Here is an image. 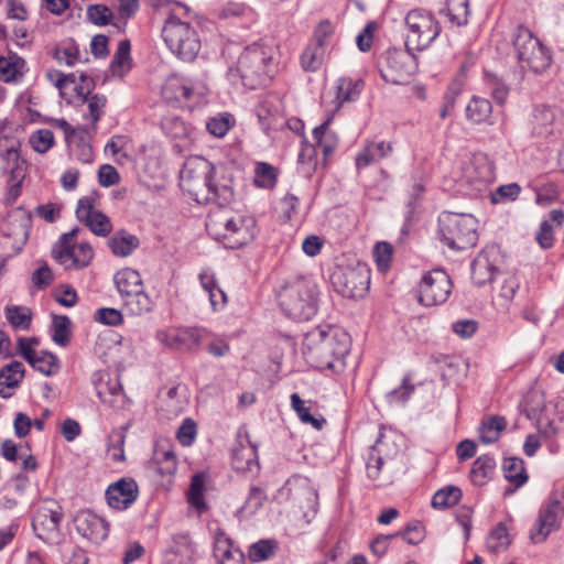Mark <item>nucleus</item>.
Listing matches in <instances>:
<instances>
[{"label":"nucleus","instance_id":"obj_1","mask_svg":"<svg viewBox=\"0 0 564 564\" xmlns=\"http://www.w3.org/2000/svg\"><path fill=\"white\" fill-rule=\"evenodd\" d=\"M180 186L197 204L229 205L234 199L231 178L219 176L213 163L203 156H189L180 173Z\"/></svg>","mask_w":564,"mask_h":564},{"label":"nucleus","instance_id":"obj_2","mask_svg":"<svg viewBox=\"0 0 564 564\" xmlns=\"http://www.w3.org/2000/svg\"><path fill=\"white\" fill-rule=\"evenodd\" d=\"M276 50L272 45L254 43L240 54L235 68H229L228 78L249 89L265 85L276 73Z\"/></svg>","mask_w":564,"mask_h":564},{"label":"nucleus","instance_id":"obj_3","mask_svg":"<svg viewBox=\"0 0 564 564\" xmlns=\"http://www.w3.org/2000/svg\"><path fill=\"white\" fill-rule=\"evenodd\" d=\"M350 347L349 335L332 326H317L307 332L303 340V354L317 368H333Z\"/></svg>","mask_w":564,"mask_h":564},{"label":"nucleus","instance_id":"obj_4","mask_svg":"<svg viewBox=\"0 0 564 564\" xmlns=\"http://www.w3.org/2000/svg\"><path fill=\"white\" fill-rule=\"evenodd\" d=\"M281 310L286 316L299 322L310 321L318 307L316 283L304 276L286 281L278 293Z\"/></svg>","mask_w":564,"mask_h":564},{"label":"nucleus","instance_id":"obj_5","mask_svg":"<svg viewBox=\"0 0 564 564\" xmlns=\"http://www.w3.org/2000/svg\"><path fill=\"white\" fill-rule=\"evenodd\" d=\"M438 232L449 249H469L478 241V220L471 214L444 212L438 217Z\"/></svg>","mask_w":564,"mask_h":564},{"label":"nucleus","instance_id":"obj_6","mask_svg":"<svg viewBox=\"0 0 564 564\" xmlns=\"http://www.w3.org/2000/svg\"><path fill=\"white\" fill-rule=\"evenodd\" d=\"M162 37L170 51L185 62H192L200 50L197 33L188 22L181 21L175 10L165 21Z\"/></svg>","mask_w":564,"mask_h":564},{"label":"nucleus","instance_id":"obj_7","mask_svg":"<svg viewBox=\"0 0 564 564\" xmlns=\"http://www.w3.org/2000/svg\"><path fill=\"white\" fill-rule=\"evenodd\" d=\"M113 282L124 306L133 315H141L152 311L153 301L143 290V282L140 273L131 268L118 271Z\"/></svg>","mask_w":564,"mask_h":564},{"label":"nucleus","instance_id":"obj_8","mask_svg":"<svg viewBox=\"0 0 564 564\" xmlns=\"http://www.w3.org/2000/svg\"><path fill=\"white\" fill-rule=\"evenodd\" d=\"M513 47L522 69L541 74L550 67L552 61L550 52L530 30L522 26L518 28L513 39Z\"/></svg>","mask_w":564,"mask_h":564},{"label":"nucleus","instance_id":"obj_9","mask_svg":"<svg viewBox=\"0 0 564 564\" xmlns=\"http://www.w3.org/2000/svg\"><path fill=\"white\" fill-rule=\"evenodd\" d=\"M77 232L78 228H74L63 234L52 248V258L65 270L83 269L90 263L94 257L90 245L86 242L76 243Z\"/></svg>","mask_w":564,"mask_h":564},{"label":"nucleus","instance_id":"obj_10","mask_svg":"<svg viewBox=\"0 0 564 564\" xmlns=\"http://www.w3.org/2000/svg\"><path fill=\"white\" fill-rule=\"evenodd\" d=\"M405 47L422 51L440 35L441 28L434 15L422 9L408 12Z\"/></svg>","mask_w":564,"mask_h":564},{"label":"nucleus","instance_id":"obj_11","mask_svg":"<svg viewBox=\"0 0 564 564\" xmlns=\"http://www.w3.org/2000/svg\"><path fill=\"white\" fill-rule=\"evenodd\" d=\"M414 48H390L387 51L386 66L380 69V75L386 83L405 85L417 70V62L412 53Z\"/></svg>","mask_w":564,"mask_h":564},{"label":"nucleus","instance_id":"obj_12","mask_svg":"<svg viewBox=\"0 0 564 564\" xmlns=\"http://www.w3.org/2000/svg\"><path fill=\"white\" fill-rule=\"evenodd\" d=\"M333 284L345 297H361L369 290L370 271L366 264L358 263L336 270L332 274Z\"/></svg>","mask_w":564,"mask_h":564},{"label":"nucleus","instance_id":"obj_13","mask_svg":"<svg viewBox=\"0 0 564 564\" xmlns=\"http://www.w3.org/2000/svg\"><path fill=\"white\" fill-rule=\"evenodd\" d=\"M452 292V281L442 269H435L423 275L419 289V302L424 306H434L447 301Z\"/></svg>","mask_w":564,"mask_h":564},{"label":"nucleus","instance_id":"obj_14","mask_svg":"<svg viewBox=\"0 0 564 564\" xmlns=\"http://www.w3.org/2000/svg\"><path fill=\"white\" fill-rule=\"evenodd\" d=\"M563 516L564 507L560 500L554 499L543 503L530 531L532 542L542 543L553 531L558 530Z\"/></svg>","mask_w":564,"mask_h":564},{"label":"nucleus","instance_id":"obj_15","mask_svg":"<svg viewBox=\"0 0 564 564\" xmlns=\"http://www.w3.org/2000/svg\"><path fill=\"white\" fill-rule=\"evenodd\" d=\"M63 519L61 507L56 503L53 507H41L32 519V528L36 536L45 542L52 543L59 538V523Z\"/></svg>","mask_w":564,"mask_h":564},{"label":"nucleus","instance_id":"obj_16","mask_svg":"<svg viewBox=\"0 0 564 564\" xmlns=\"http://www.w3.org/2000/svg\"><path fill=\"white\" fill-rule=\"evenodd\" d=\"M291 501L300 508L304 517L317 511L318 495L310 481L303 477H293L285 484Z\"/></svg>","mask_w":564,"mask_h":564},{"label":"nucleus","instance_id":"obj_17","mask_svg":"<svg viewBox=\"0 0 564 564\" xmlns=\"http://www.w3.org/2000/svg\"><path fill=\"white\" fill-rule=\"evenodd\" d=\"M499 262L500 252L496 246L482 249L471 262V279L474 283L481 286L491 282L498 270Z\"/></svg>","mask_w":564,"mask_h":564},{"label":"nucleus","instance_id":"obj_18","mask_svg":"<svg viewBox=\"0 0 564 564\" xmlns=\"http://www.w3.org/2000/svg\"><path fill=\"white\" fill-rule=\"evenodd\" d=\"M74 523L77 532L93 543L99 544L109 533V524L96 513L85 510L76 514Z\"/></svg>","mask_w":564,"mask_h":564},{"label":"nucleus","instance_id":"obj_19","mask_svg":"<svg viewBox=\"0 0 564 564\" xmlns=\"http://www.w3.org/2000/svg\"><path fill=\"white\" fill-rule=\"evenodd\" d=\"M76 216L97 236L106 237L112 229L110 219L94 208L91 198L84 197L78 200Z\"/></svg>","mask_w":564,"mask_h":564},{"label":"nucleus","instance_id":"obj_20","mask_svg":"<svg viewBox=\"0 0 564 564\" xmlns=\"http://www.w3.org/2000/svg\"><path fill=\"white\" fill-rule=\"evenodd\" d=\"M398 453V447L393 441H390L384 434H380L370 449L367 462V475L370 479H377L380 475L382 465L386 460L393 458Z\"/></svg>","mask_w":564,"mask_h":564},{"label":"nucleus","instance_id":"obj_21","mask_svg":"<svg viewBox=\"0 0 564 564\" xmlns=\"http://www.w3.org/2000/svg\"><path fill=\"white\" fill-rule=\"evenodd\" d=\"M235 226H231L226 236L217 241L225 248L238 249L249 243L254 238V219L238 215L235 217Z\"/></svg>","mask_w":564,"mask_h":564},{"label":"nucleus","instance_id":"obj_22","mask_svg":"<svg viewBox=\"0 0 564 564\" xmlns=\"http://www.w3.org/2000/svg\"><path fill=\"white\" fill-rule=\"evenodd\" d=\"M106 498L111 508L127 509L138 498V485L131 478H122L108 487Z\"/></svg>","mask_w":564,"mask_h":564},{"label":"nucleus","instance_id":"obj_23","mask_svg":"<svg viewBox=\"0 0 564 564\" xmlns=\"http://www.w3.org/2000/svg\"><path fill=\"white\" fill-rule=\"evenodd\" d=\"M543 411H557L564 413V400L556 399L546 402L545 393L542 389L532 388L528 391L523 401V412L528 419L532 420Z\"/></svg>","mask_w":564,"mask_h":564},{"label":"nucleus","instance_id":"obj_24","mask_svg":"<svg viewBox=\"0 0 564 564\" xmlns=\"http://www.w3.org/2000/svg\"><path fill=\"white\" fill-rule=\"evenodd\" d=\"M214 557L218 564H245L243 553L232 545L231 539L221 530L215 533Z\"/></svg>","mask_w":564,"mask_h":564},{"label":"nucleus","instance_id":"obj_25","mask_svg":"<svg viewBox=\"0 0 564 564\" xmlns=\"http://www.w3.org/2000/svg\"><path fill=\"white\" fill-rule=\"evenodd\" d=\"M231 464L234 469L240 473L253 471L258 468V451L248 437L239 441L232 449Z\"/></svg>","mask_w":564,"mask_h":564},{"label":"nucleus","instance_id":"obj_26","mask_svg":"<svg viewBox=\"0 0 564 564\" xmlns=\"http://www.w3.org/2000/svg\"><path fill=\"white\" fill-rule=\"evenodd\" d=\"M393 145L387 141H367L356 156L357 169H364L378 163L391 155Z\"/></svg>","mask_w":564,"mask_h":564},{"label":"nucleus","instance_id":"obj_27","mask_svg":"<svg viewBox=\"0 0 564 564\" xmlns=\"http://www.w3.org/2000/svg\"><path fill=\"white\" fill-rule=\"evenodd\" d=\"M464 177L480 189L494 178V172L486 156H475L464 167Z\"/></svg>","mask_w":564,"mask_h":564},{"label":"nucleus","instance_id":"obj_28","mask_svg":"<svg viewBox=\"0 0 564 564\" xmlns=\"http://www.w3.org/2000/svg\"><path fill=\"white\" fill-rule=\"evenodd\" d=\"M24 377V366L20 361H12L0 370V395L4 399L12 395Z\"/></svg>","mask_w":564,"mask_h":564},{"label":"nucleus","instance_id":"obj_29","mask_svg":"<svg viewBox=\"0 0 564 564\" xmlns=\"http://www.w3.org/2000/svg\"><path fill=\"white\" fill-rule=\"evenodd\" d=\"M235 217H238V215H232L227 210L209 213L206 220V230L208 235L216 241L220 237L226 236L230 227L236 225Z\"/></svg>","mask_w":564,"mask_h":564},{"label":"nucleus","instance_id":"obj_30","mask_svg":"<svg viewBox=\"0 0 564 564\" xmlns=\"http://www.w3.org/2000/svg\"><path fill=\"white\" fill-rule=\"evenodd\" d=\"M166 552L178 557L177 564H192L196 554V546L187 533H178L172 536Z\"/></svg>","mask_w":564,"mask_h":564},{"label":"nucleus","instance_id":"obj_31","mask_svg":"<svg viewBox=\"0 0 564 564\" xmlns=\"http://www.w3.org/2000/svg\"><path fill=\"white\" fill-rule=\"evenodd\" d=\"M198 278L203 290L208 294L212 308L214 311L223 310L227 303V295L219 288L215 275L208 270H204Z\"/></svg>","mask_w":564,"mask_h":564},{"label":"nucleus","instance_id":"obj_32","mask_svg":"<svg viewBox=\"0 0 564 564\" xmlns=\"http://www.w3.org/2000/svg\"><path fill=\"white\" fill-rule=\"evenodd\" d=\"M162 94L167 100L187 101L193 95V87L184 78L173 75L164 83Z\"/></svg>","mask_w":564,"mask_h":564},{"label":"nucleus","instance_id":"obj_33","mask_svg":"<svg viewBox=\"0 0 564 564\" xmlns=\"http://www.w3.org/2000/svg\"><path fill=\"white\" fill-rule=\"evenodd\" d=\"M111 251L119 257H127L131 254L140 245L137 236L131 235L124 230L116 232L108 240Z\"/></svg>","mask_w":564,"mask_h":564},{"label":"nucleus","instance_id":"obj_34","mask_svg":"<svg viewBox=\"0 0 564 564\" xmlns=\"http://www.w3.org/2000/svg\"><path fill=\"white\" fill-rule=\"evenodd\" d=\"M442 13L453 25L462 26L467 24L469 15L468 0H446V7Z\"/></svg>","mask_w":564,"mask_h":564},{"label":"nucleus","instance_id":"obj_35","mask_svg":"<svg viewBox=\"0 0 564 564\" xmlns=\"http://www.w3.org/2000/svg\"><path fill=\"white\" fill-rule=\"evenodd\" d=\"M556 120V112L547 106H538L533 112L534 131L540 135L553 133V124Z\"/></svg>","mask_w":564,"mask_h":564},{"label":"nucleus","instance_id":"obj_36","mask_svg":"<svg viewBox=\"0 0 564 564\" xmlns=\"http://www.w3.org/2000/svg\"><path fill=\"white\" fill-rule=\"evenodd\" d=\"M4 315L14 329L28 330L32 323V311L26 306L7 305Z\"/></svg>","mask_w":564,"mask_h":564},{"label":"nucleus","instance_id":"obj_37","mask_svg":"<svg viewBox=\"0 0 564 564\" xmlns=\"http://www.w3.org/2000/svg\"><path fill=\"white\" fill-rule=\"evenodd\" d=\"M362 87L364 82L361 79L352 80L347 77L339 78L336 86V100L338 101V105L356 100L359 97Z\"/></svg>","mask_w":564,"mask_h":564},{"label":"nucleus","instance_id":"obj_38","mask_svg":"<svg viewBox=\"0 0 564 564\" xmlns=\"http://www.w3.org/2000/svg\"><path fill=\"white\" fill-rule=\"evenodd\" d=\"M208 332L204 327H182L175 329L174 340L177 341L178 348L191 349L197 346Z\"/></svg>","mask_w":564,"mask_h":564},{"label":"nucleus","instance_id":"obj_39","mask_svg":"<svg viewBox=\"0 0 564 564\" xmlns=\"http://www.w3.org/2000/svg\"><path fill=\"white\" fill-rule=\"evenodd\" d=\"M505 478L517 488L524 485L528 475L524 468V462L518 457H509L503 462Z\"/></svg>","mask_w":564,"mask_h":564},{"label":"nucleus","instance_id":"obj_40","mask_svg":"<svg viewBox=\"0 0 564 564\" xmlns=\"http://www.w3.org/2000/svg\"><path fill=\"white\" fill-rule=\"evenodd\" d=\"M492 111L488 99L474 96L466 106V117L474 123L487 121Z\"/></svg>","mask_w":564,"mask_h":564},{"label":"nucleus","instance_id":"obj_41","mask_svg":"<svg viewBox=\"0 0 564 564\" xmlns=\"http://www.w3.org/2000/svg\"><path fill=\"white\" fill-rule=\"evenodd\" d=\"M507 422L505 417L492 415L486 420L479 429V440L485 444L495 443L500 433L506 429Z\"/></svg>","mask_w":564,"mask_h":564},{"label":"nucleus","instance_id":"obj_42","mask_svg":"<svg viewBox=\"0 0 564 564\" xmlns=\"http://www.w3.org/2000/svg\"><path fill=\"white\" fill-rule=\"evenodd\" d=\"M496 462L489 455L479 456L473 464L470 477L474 484L484 485L495 470Z\"/></svg>","mask_w":564,"mask_h":564},{"label":"nucleus","instance_id":"obj_43","mask_svg":"<svg viewBox=\"0 0 564 564\" xmlns=\"http://www.w3.org/2000/svg\"><path fill=\"white\" fill-rule=\"evenodd\" d=\"M52 330V340L61 347H66L72 338L70 318L65 315H54Z\"/></svg>","mask_w":564,"mask_h":564},{"label":"nucleus","instance_id":"obj_44","mask_svg":"<svg viewBox=\"0 0 564 564\" xmlns=\"http://www.w3.org/2000/svg\"><path fill=\"white\" fill-rule=\"evenodd\" d=\"M462 498V490L456 486H446L438 489L432 498L434 509H447L458 503Z\"/></svg>","mask_w":564,"mask_h":564},{"label":"nucleus","instance_id":"obj_45","mask_svg":"<svg viewBox=\"0 0 564 564\" xmlns=\"http://www.w3.org/2000/svg\"><path fill=\"white\" fill-rule=\"evenodd\" d=\"M24 61L17 56L3 57L0 56V80L9 83L15 82L18 77L22 76V68Z\"/></svg>","mask_w":564,"mask_h":564},{"label":"nucleus","instance_id":"obj_46","mask_svg":"<svg viewBox=\"0 0 564 564\" xmlns=\"http://www.w3.org/2000/svg\"><path fill=\"white\" fill-rule=\"evenodd\" d=\"M291 405L302 423L311 424L316 430H321L326 423L324 417H315L311 414V408L306 405V402L297 393L291 394Z\"/></svg>","mask_w":564,"mask_h":564},{"label":"nucleus","instance_id":"obj_47","mask_svg":"<svg viewBox=\"0 0 564 564\" xmlns=\"http://www.w3.org/2000/svg\"><path fill=\"white\" fill-rule=\"evenodd\" d=\"M330 121L332 119L328 118L313 130L315 143L322 149L325 158L332 154L337 145L334 134L327 132Z\"/></svg>","mask_w":564,"mask_h":564},{"label":"nucleus","instance_id":"obj_48","mask_svg":"<svg viewBox=\"0 0 564 564\" xmlns=\"http://www.w3.org/2000/svg\"><path fill=\"white\" fill-rule=\"evenodd\" d=\"M510 544V536L503 523H499L487 536L486 546L491 553L505 551Z\"/></svg>","mask_w":564,"mask_h":564},{"label":"nucleus","instance_id":"obj_49","mask_svg":"<svg viewBox=\"0 0 564 564\" xmlns=\"http://www.w3.org/2000/svg\"><path fill=\"white\" fill-rule=\"evenodd\" d=\"M29 364L44 376H52L59 368L56 356L47 351L36 352Z\"/></svg>","mask_w":564,"mask_h":564},{"label":"nucleus","instance_id":"obj_50","mask_svg":"<svg viewBox=\"0 0 564 564\" xmlns=\"http://www.w3.org/2000/svg\"><path fill=\"white\" fill-rule=\"evenodd\" d=\"M265 500L267 495L263 489L252 486L245 503L238 510V513L245 518L251 517L263 506Z\"/></svg>","mask_w":564,"mask_h":564},{"label":"nucleus","instance_id":"obj_51","mask_svg":"<svg viewBox=\"0 0 564 564\" xmlns=\"http://www.w3.org/2000/svg\"><path fill=\"white\" fill-rule=\"evenodd\" d=\"M204 477L199 474H196L192 477L189 489L187 492L188 502L197 510L205 509V500H204Z\"/></svg>","mask_w":564,"mask_h":564},{"label":"nucleus","instance_id":"obj_52","mask_svg":"<svg viewBox=\"0 0 564 564\" xmlns=\"http://www.w3.org/2000/svg\"><path fill=\"white\" fill-rule=\"evenodd\" d=\"M275 550L274 541L261 540L249 547L248 556L252 562L265 561L273 556Z\"/></svg>","mask_w":564,"mask_h":564},{"label":"nucleus","instance_id":"obj_53","mask_svg":"<svg viewBox=\"0 0 564 564\" xmlns=\"http://www.w3.org/2000/svg\"><path fill=\"white\" fill-rule=\"evenodd\" d=\"M557 411H543L532 420L535 421L538 431L544 437L551 438L558 432V427L555 423V419L552 416Z\"/></svg>","mask_w":564,"mask_h":564},{"label":"nucleus","instance_id":"obj_54","mask_svg":"<svg viewBox=\"0 0 564 564\" xmlns=\"http://www.w3.org/2000/svg\"><path fill=\"white\" fill-rule=\"evenodd\" d=\"M54 57L58 63H65L68 66H74L79 62V50L75 42H66L55 48Z\"/></svg>","mask_w":564,"mask_h":564},{"label":"nucleus","instance_id":"obj_55","mask_svg":"<svg viewBox=\"0 0 564 564\" xmlns=\"http://www.w3.org/2000/svg\"><path fill=\"white\" fill-rule=\"evenodd\" d=\"M325 55V48L310 45L301 56V63L306 72L318 69Z\"/></svg>","mask_w":564,"mask_h":564},{"label":"nucleus","instance_id":"obj_56","mask_svg":"<svg viewBox=\"0 0 564 564\" xmlns=\"http://www.w3.org/2000/svg\"><path fill=\"white\" fill-rule=\"evenodd\" d=\"M130 59V42L122 40L119 42L117 52L111 61V70L113 74H122L124 66L128 65Z\"/></svg>","mask_w":564,"mask_h":564},{"label":"nucleus","instance_id":"obj_57","mask_svg":"<svg viewBox=\"0 0 564 564\" xmlns=\"http://www.w3.org/2000/svg\"><path fill=\"white\" fill-rule=\"evenodd\" d=\"M54 143V134L48 129H40L30 137V144L34 151L45 153Z\"/></svg>","mask_w":564,"mask_h":564},{"label":"nucleus","instance_id":"obj_58","mask_svg":"<svg viewBox=\"0 0 564 564\" xmlns=\"http://www.w3.org/2000/svg\"><path fill=\"white\" fill-rule=\"evenodd\" d=\"M232 123V117L229 113H224L219 117L210 118L206 123V128L213 135L223 138L229 131Z\"/></svg>","mask_w":564,"mask_h":564},{"label":"nucleus","instance_id":"obj_59","mask_svg":"<svg viewBox=\"0 0 564 564\" xmlns=\"http://www.w3.org/2000/svg\"><path fill=\"white\" fill-rule=\"evenodd\" d=\"M276 175L274 169L268 163H259L256 169L254 184L258 187L269 188L275 183Z\"/></svg>","mask_w":564,"mask_h":564},{"label":"nucleus","instance_id":"obj_60","mask_svg":"<svg viewBox=\"0 0 564 564\" xmlns=\"http://www.w3.org/2000/svg\"><path fill=\"white\" fill-rule=\"evenodd\" d=\"M520 193L521 187L517 183L501 185L491 194V202L494 204L511 202L517 199Z\"/></svg>","mask_w":564,"mask_h":564},{"label":"nucleus","instance_id":"obj_61","mask_svg":"<svg viewBox=\"0 0 564 564\" xmlns=\"http://www.w3.org/2000/svg\"><path fill=\"white\" fill-rule=\"evenodd\" d=\"M197 435V425L194 420L187 417L183 421L176 432V438L183 446H189L194 443Z\"/></svg>","mask_w":564,"mask_h":564},{"label":"nucleus","instance_id":"obj_62","mask_svg":"<svg viewBox=\"0 0 564 564\" xmlns=\"http://www.w3.org/2000/svg\"><path fill=\"white\" fill-rule=\"evenodd\" d=\"M88 102V118L91 120L95 126L97 121L104 115V109L107 104V98L104 95L95 94L87 97L85 100Z\"/></svg>","mask_w":564,"mask_h":564},{"label":"nucleus","instance_id":"obj_63","mask_svg":"<svg viewBox=\"0 0 564 564\" xmlns=\"http://www.w3.org/2000/svg\"><path fill=\"white\" fill-rule=\"evenodd\" d=\"M87 18L95 25H107L112 18V13L108 7L102 4H93L87 9Z\"/></svg>","mask_w":564,"mask_h":564},{"label":"nucleus","instance_id":"obj_64","mask_svg":"<svg viewBox=\"0 0 564 564\" xmlns=\"http://www.w3.org/2000/svg\"><path fill=\"white\" fill-rule=\"evenodd\" d=\"M96 322L109 326H118L123 322L122 314L119 310L110 307H101L95 312Z\"/></svg>","mask_w":564,"mask_h":564}]
</instances>
